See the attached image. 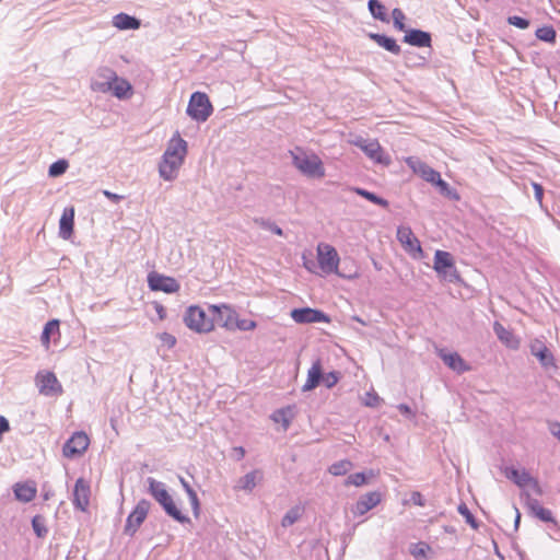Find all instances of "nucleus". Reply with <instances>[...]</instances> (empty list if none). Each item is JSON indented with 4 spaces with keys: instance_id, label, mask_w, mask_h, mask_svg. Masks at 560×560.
Returning a JSON list of instances; mask_svg holds the SVG:
<instances>
[{
    "instance_id": "obj_33",
    "label": "nucleus",
    "mask_w": 560,
    "mask_h": 560,
    "mask_svg": "<svg viewBox=\"0 0 560 560\" xmlns=\"http://www.w3.org/2000/svg\"><path fill=\"white\" fill-rule=\"evenodd\" d=\"M508 477L511 480H513L518 487L528 486L530 483V481L533 480V477L529 475L528 471H526V470L520 471L515 468H512L508 472Z\"/></svg>"
},
{
    "instance_id": "obj_13",
    "label": "nucleus",
    "mask_w": 560,
    "mask_h": 560,
    "mask_svg": "<svg viewBox=\"0 0 560 560\" xmlns=\"http://www.w3.org/2000/svg\"><path fill=\"white\" fill-rule=\"evenodd\" d=\"M149 288L152 291H163L165 293H175L179 290L180 285L176 279L151 272L148 276Z\"/></svg>"
},
{
    "instance_id": "obj_23",
    "label": "nucleus",
    "mask_w": 560,
    "mask_h": 560,
    "mask_svg": "<svg viewBox=\"0 0 560 560\" xmlns=\"http://www.w3.org/2000/svg\"><path fill=\"white\" fill-rule=\"evenodd\" d=\"M74 208H65L59 221V236L69 240L73 233Z\"/></svg>"
},
{
    "instance_id": "obj_5",
    "label": "nucleus",
    "mask_w": 560,
    "mask_h": 560,
    "mask_svg": "<svg viewBox=\"0 0 560 560\" xmlns=\"http://www.w3.org/2000/svg\"><path fill=\"white\" fill-rule=\"evenodd\" d=\"M433 269L442 280L451 283H455L460 280L453 256L448 252L440 249L435 252Z\"/></svg>"
},
{
    "instance_id": "obj_61",
    "label": "nucleus",
    "mask_w": 560,
    "mask_h": 560,
    "mask_svg": "<svg viewBox=\"0 0 560 560\" xmlns=\"http://www.w3.org/2000/svg\"><path fill=\"white\" fill-rule=\"evenodd\" d=\"M103 194L105 197H107L109 200H112L113 202H116V203L119 202L124 198L122 196L114 194L109 190H104Z\"/></svg>"
},
{
    "instance_id": "obj_10",
    "label": "nucleus",
    "mask_w": 560,
    "mask_h": 560,
    "mask_svg": "<svg viewBox=\"0 0 560 560\" xmlns=\"http://www.w3.org/2000/svg\"><path fill=\"white\" fill-rule=\"evenodd\" d=\"M39 393L45 396L61 395L63 389L54 372H39L36 375Z\"/></svg>"
},
{
    "instance_id": "obj_3",
    "label": "nucleus",
    "mask_w": 560,
    "mask_h": 560,
    "mask_svg": "<svg viewBox=\"0 0 560 560\" xmlns=\"http://www.w3.org/2000/svg\"><path fill=\"white\" fill-rule=\"evenodd\" d=\"M292 156V164L305 176L310 178H323L325 176V168L320 159L315 155H308L301 148H295L290 151Z\"/></svg>"
},
{
    "instance_id": "obj_16",
    "label": "nucleus",
    "mask_w": 560,
    "mask_h": 560,
    "mask_svg": "<svg viewBox=\"0 0 560 560\" xmlns=\"http://www.w3.org/2000/svg\"><path fill=\"white\" fill-rule=\"evenodd\" d=\"M116 78L117 74L112 68L101 67L92 79V89L103 93L109 92Z\"/></svg>"
},
{
    "instance_id": "obj_53",
    "label": "nucleus",
    "mask_w": 560,
    "mask_h": 560,
    "mask_svg": "<svg viewBox=\"0 0 560 560\" xmlns=\"http://www.w3.org/2000/svg\"><path fill=\"white\" fill-rule=\"evenodd\" d=\"M381 401L380 396L376 393H366L364 398V405L368 407H377Z\"/></svg>"
},
{
    "instance_id": "obj_11",
    "label": "nucleus",
    "mask_w": 560,
    "mask_h": 560,
    "mask_svg": "<svg viewBox=\"0 0 560 560\" xmlns=\"http://www.w3.org/2000/svg\"><path fill=\"white\" fill-rule=\"evenodd\" d=\"M90 444L89 436L84 432H75L62 447V454L67 458L82 455Z\"/></svg>"
},
{
    "instance_id": "obj_28",
    "label": "nucleus",
    "mask_w": 560,
    "mask_h": 560,
    "mask_svg": "<svg viewBox=\"0 0 560 560\" xmlns=\"http://www.w3.org/2000/svg\"><path fill=\"white\" fill-rule=\"evenodd\" d=\"M493 330L498 337V339L510 348L516 349L518 347V341L515 339L513 332L509 329H506L502 324L499 322H494L493 324Z\"/></svg>"
},
{
    "instance_id": "obj_34",
    "label": "nucleus",
    "mask_w": 560,
    "mask_h": 560,
    "mask_svg": "<svg viewBox=\"0 0 560 560\" xmlns=\"http://www.w3.org/2000/svg\"><path fill=\"white\" fill-rule=\"evenodd\" d=\"M186 113L197 121H206L213 113V107H187Z\"/></svg>"
},
{
    "instance_id": "obj_42",
    "label": "nucleus",
    "mask_w": 560,
    "mask_h": 560,
    "mask_svg": "<svg viewBox=\"0 0 560 560\" xmlns=\"http://www.w3.org/2000/svg\"><path fill=\"white\" fill-rule=\"evenodd\" d=\"M536 37L546 43H555L557 33L552 26H542L537 28Z\"/></svg>"
},
{
    "instance_id": "obj_20",
    "label": "nucleus",
    "mask_w": 560,
    "mask_h": 560,
    "mask_svg": "<svg viewBox=\"0 0 560 560\" xmlns=\"http://www.w3.org/2000/svg\"><path fill=\"white\" fill-rule=\"evenodd\" d=\"M404 42L416 47H430L431 46V34L421 30H407L405 32Z\"/></svg>"
},
{
    "instance_id": "obj_24",
    "label": "nucleus",
    "mask_w": 560,
    "mask_h": 560,
    "mask_svg": "<svg viewBox=\"0 0 560 560\" xmlns=\"http://www.w3.org/2000/svg\"><path fill=\"white\" fill-rule=\"evenodd\" d=\"M440 357L450 369L457 373H463L469 370V366L457 352H441Z\"/></svg>"
},
{
    "instance_id": "obj_12",
    "label": "nucleus",
    "mask_w": 560,
    "mask_h": 560,
    "mask_svg": "<svg viewBox=\"0 0 560 560\" xmlns=\"http://www.w3.org/2000/svg\"><path fill=\"white\" fill-rule=\"evenodd\" d=\"M90 482L84 478L77 479L72 497V504L74 509L85 512L90 505Z\"/></svg>"
},
{
    "instance_id": "obj_4",
    "label": "nucleus",
    "mask_w": 560,
    "mask_h": 560,
    "mask_svg": "<svg viewBox=\"0 0 560 560\" xmlns=\"http://www.w3.org/2000/svg\"><path fill=\"white\" fill-rule=\"evenodd\" d=\"M185 325L199 334L209 332L213 329V319L205 310L197 305L189 306L184 314Z\"/></svg>"
},
{
    "instance_id": "obj_7",
    "label": "nucleus",
    "mask_w": 560,
    "mask_h": 560,
    "mask_svg": "<svg viewBox=\"0 0 560 560\" xmlns=\"http://www.w3.org/2000/svg\"><path fill=\"white\" fill-rule=\"evenodd\" d=\"M208 311L213 319V327L218 325L226 329H235L237 314L230 305H209Z\"/></svg>"
},
{
    "instance_id": "obj_8",
    "label": "nucleus",
    "mask_w": 560,
    "mask_h": 560,
    "mask_svg": "<svg viewBox=\"0 0 560 560\" xmlns=\"http://www.w3.org/2000/svg\"><path fill=\"white\" fill-rule=\"evenodd\" d=\"M317 259L320 269L325 273H337L339 256L335 247L329 244H318Z\"/></svg>"
},
{
    "instance_id": "obj_51",
    "label": "nucleus",
    "mask_w": 560,
    "mask_h": 560,
    "mask_svg": "<svg viewBox=\"0 0 560 560\" xmlns=\"http://www.w3.org/2000/svg\"><path fill=\"white\" fill-rule=\"evenodd\" d=\"M158 338L165 345L168 349L173 348L176 345V338L168 332L158 334Z\"/></svg>"
},
{
    "instance_id": "obj_36",
    "label": "nucleus",
    "mask_w": 560,
    "mask_h": 560,
    "mask_svg": "<svg viewBox=\"0 0 560 560\" xmlns=\"http://www.w3.org/2000/svg\"><path fill=\"white\" fill-rule=\"evenodd\" d=\"M354 191L359 196H361V197L365 198L366 200H369V201H371V202H373L375 205H378V206H381V207H383L385 209L388 208V206H389V202L386 199H384V198H382V197H380V196L375 195L374 192H371V191H369L366 189L354 188Z\"/></svg>"
},
{
    "instance_id": "obj_18",
    "label": "nucleus",
    "mask_w": 560,
    "mask_h": 560,
    "mask_svg": "<svg viewBox=\"0 0 560 560\" xmlns=\"http://www.w3.org/2000/svg\"><path fill=\"white\" fill-rule=\"evenodd\" d=\"M524 495L525 504L532 515H534L535 517L539 518L541 522L545 523H557L550 510L541 506L539 501L537 499L532 498L529 493L526 492Z\"/></svg>"
},
{
    "instance_id": "obj_29",
    "label": "nucleus",
    "mask_w": 560,
    "mask_h": 560,
    "mask_svg": "<svg viewBox=\"0 0 560 560\" xmlns=\"http://www.w3.org/2000/svg\"><path fill=\"white\" fill-rule=\"evenodd\" d=\"M131 84L127 80L117 75L116 80L112 84L109 92L119 100H126L131 93Z\"/></svg>"
},
{
    "instance_id": "obj_58",
    "label": "nucleus",
    "mask_w": 560,
    "mask_h": 560,
    "mask_svg": "<svg viewBox=\"0 0 560 560\" xmlns=\"http://www.w3.org/2000/svg\"><path fill=\"white\" fill-rule=\"evenodd\" d=\"M550 433L560 441V423L552 422L549 424Z\"/></svg>"
},
{
    "instance_id": "obj_56",
    "label": "nucleus",
    "mask_w": 560,
    "mask_h": 560,
    "mask_svg": "<svg viewBox=\"0 0 560 560\" xmlns=\"http://www.w3.org/2000/svg\"><path fill=\"white\" fill-rule=\"evenodd\" d=\"M533 188H534V192H535V199L539 202V205H541L542 198H544L542 186L538 183H533Z\"/></svg>"
},
{
    "instance_id": "obj_48",
    "label": "nucleus",
    "mask_w": 560,
    "mask_h": 560,
    "mask_svg": "<svg viewBox=\"0 0 560 560\" xmlns=\"http://www.w3.org/2000/svg\"><path fill=\"white\" fill-rule=\"evenodd\" d=\"M508 23L510 25H513L517 28H521V30H526L529 27V20L525 19V18H522V16H517V15H511L508 18Z\"/></svg>"
},
{
    "instance_id": "obj_55",
    "label": "nucleus",
    "mask_w": 560,
    "mask_h": 560,
    "mask_svg": "<svg viewBox=\"0 0 560 560\" xmlns=\"http://www.w3.org/2000/svg\"><path fill=\"white\" fill-rule=\"evenodd\" d=\"M410 500H411V502L415 505H418V506H424L425 505V499L423 498V495L419 491H413L411 493Z\"/></svg>"
},
{
    "instance_id": "obj_15",
    "label": "nucleus",
    "mask_w": 560,
    "mask_h": 560,
    "mask_svg": "<svg viewBox=\"0 0 560 560\" xmlns=\"http://www.w3.org/2000/svg\"><path fill=\"white\" fill-rule=\"evenodd\" d=\"M291 317L299 324L329 322V317L324 312L311 307L294 308L291 312Z\"/></svg>"
},
{
    "instance_id": "obj_44",
    "label": "nucleus",
    "mask_w": 560,
    "mask_h": 560,
    "mask_svg": "<svg viewBox=\"0 0 560 560\" xmlns=\"http://www.w3.org/2000/svg\"><path fill=\"white\" fill-rule=\"evenodd\" d=\"M458 513L465 517L466 522L475 529L478 528V523L471 512L469 511L468 506L465 503H462L457 508Z\"/></svg>"
},
{
    "instance_id": "obj_2",
    "label": "nucleus",
    "mask_w": 560,
    "mask_h": 560,
    "mask_svg": "<svg viewBox=\"0 0 560 560\" xmlns=\"http://www.w3.org/2000/svg\"><path fill=\"white\" fill-rule=\"evenodd\" d=\"M148 492L152 498L163 508L164 512L178 523H189L188 516L184 515L174 503L171 494L168 493L165 483L158 481L152 477L147 478Z\"/></svg>"
},
{
    "instance_id": "obj_6",
    "label": "nucleus",
    "mask_w": 560,
    "mask_h": 560,
    "mask_svg": "<svg viewBox=\"0 0 560 560\" xmlns=\"http://www.w3.org/2000/svg\"><path fill=\"white\" fill-rule=\"evenodd\" d=\"M350 143L361 149L364 154L375 163L389 165L392 162L389 155L385 153L376 139H368L361 136H355L350 140Z\"/></svg>"
},
{
    "instance_id": "obj_17",
    "label": "nucleus",
    "mask_w": 560,
    "mask_h": 560,
    "mask_svg": "<svg viewBox=\"0 0 560 560\" xmlns=\"http://www.w3.org/2000/svg\"><path fill=\"white\" fill-rule=\"evenodd\" d=\"M382 500V495L377 491L369 492L359 498L352 506V513L355 516H361L375 508Z\"/></svg>"
},
{
    "instance_id": "obj_19",
    "label": "nucleus",
    "mask_w": 560,
    "mask_h": 560,
    "mask_svg": "<svg viewBox=\"0 0 560 560\" xmlns=\"http://www.w3.org/2000/svg\"><path fill=\"white\" fill-rule=\"evenodd\" d=\"M397 238L408 252H410V253L416 252L419 255H422L420 242L413 235L410 228L399 226L397 229Z\"/></svg>"
},
{
    "instance_id": "obj_31",
    "label": "nucleus",
    "mask_w": 560,
    "mask_h": 560,
    "mask_svg": "<svg viewBox=\"0 0 560 560\" xmlns=\"http://www.w3.org/2000/svg\"><path fill=\"white\" fill-rule=\"evenodd\" d=\"M413 170L416 172H418L421 177L431 183V184H434L438 178L441 176L439 172H436L435 170H433L431 166H429L428 164L425 163H422V162H417V166L416 165H412Z\"/></svg>"
},
{
    "instance_id": "obj_32",
    "label": "nucleus",
    "mask_w": 560,
    "mask_h": 560,
    "mask_svg": "<svg viewBox=\"0 0 560 560\" xmlns=\"http://www.w3.org/2000/svg\"><path fill=\"white\" fill-rule=\"evenodd\" d=\"M368 9L375 20H380L381 22H389L386 9L384 4L378 0H369Z\"/></svg>"
},
{
    "instance_id": "obj_57",
    "label": "nucleus",
    "mask_w": 560,
    "mask_h": 560,
    "mask_svg": "<svg viewBox=\"0 0 560 560\" xmlns=\"http://www.w3.org/2000/svg\"><path fill=\"white\" fill-rule=\"evenodd\" d=\"M10 431V423L8 419L3 416H0V442L2 441V435L5 432Z\"/></svg>"
},
{
    "instance_id": "obj_27",
    "label": "nucleus",
    "mask_w": 560,
    "mask_h": 560,
    "mask_svg": "<svg viewBox=\"0 0 560 560\" xmlns=\"http://www.w3.org/2000/svg\"><path fill=\"white\" fill-rule=\"evenodd\" d=\"M14 495L21 502H31L36 495V487L33 482L16 483L14 486Z\"/></svg>"
},
{
    "instance_id": "obj_64",
    "label": "nucleus",
    "mask_w": 560,
    "mask_h": 560,
    "mask_svg": "<svg viewBox=\"0 0 560 560\" xmlns=\"http://www.w3.org/2000/svg\"><path fill=\"white\" fill-rule=\"evenodd\" d=\"M179 481H180V485H182V487L184 488V490H185V492H186V493H188V491L194 490V489L191 488V486L189 485V482H188L186 479H184L183 477H179Z\"/></svg>"
},
{
    "instance_id": "obj_63",
    "label": "nucleus",
    "mask_w": 560,
    "mask_h": 560,
    "mask_svg": "<svg viewBox=\"0 0 560 560\" xmlns=\"http://www.w3.org/2000/svg\"><path fill=\"white\" fill-rule=\"evenodd\" d=\"M528 486L532 487V489L535 491V493L537 495H541L542 494V489L539 486V482L537 481V479L533 478V480L530 481V483Z\"/></svg>"
},
{
    "instance_id": "obj_41",
    "label": "nucleus",
    "mask_w": 560,
    "mask_h": 560,
    "mask_svg": "<svg viewBox=\"0 0 560 560\" xmlns=\"http://www.w3.org/2000/svg\"><path fill=\"white\" fill-rule=\"evenodd\" d=\"M254 223L264 230L270 231L271 233H273L276 235L283 236L282 229L270 220H267L264 218H255Z\"/></svg>"
},
{
    "instance_id": "obj_43",
    "label": "nucleus",
    "mask_w": 560,
    "mask_h": 560,
    "mask_svg": "<svg viewBox=\"0 0 560 560\" xmlns=\"http://www.w3.org/2000/svg\"><path fill=\"white\" fill-rule=\"evenodd\" d=\"M69 164L66 160H59L57 162H54L48 170V174L51 177H58L66 173Z\"/></svg>"
},
{
    "instance_id": "obj_37",
    "label": "nucleus",
    "mask_w": 560,
    "mask_h": 560,
    "mask_svg": "<svg viewBox=\"0 0 560 560\" xmlns=\"http://www.w3.org/2000/svg\"><path fill=\"white\" fill-rule=\"evenodd\" d=\"M32 527L38 538H44L48 534L46 518L40 514H37L32 518Z\"/></svg>"
},
{
    "instance_id": "obj_9",
    "label": "nucleus",
    "mask_w": 560,
    "mask_h": 560,
    "mask_svg": "<svg viewBox=\"0 0 560 560\" xmlns=\"http://www.w3.org/2000/svg\"><path fill=\"white\" fill-rule=\"evenodd\" d=\"M150 506L151 503L145 499H141L137 503L133 511L127 517L126 525L124 528V533L126 535L133 536L137 533L141 524L147 518Z\"/></svg>"
},
{
    "instance_id": "obj_47",
    "label": "nucleus",
    "mask_w": 560,
    "mask_h": 560,
    "mask_svg": "<svg viewBox=\"0 0 560 560\" xmlns=\"http://www.w3.org/2000/svg\"><path fill=\"white\" fill-rule=\"evenodd\" d=\"M393 21H394V27L398 31L406 32V25L404 23L405 14L400 9H394L393 10Z\"/></svg>"
},
{
    "instance_id": "obj_59",
    "label": "nucleus",
    "mask_w": 560,
    "mask_h": 560,
    "mask_svg": "<svg viewBox=\"0 0 560 560\" xmlns=\"http://www.w3.org/2000/svg\"><path fill=\"white\" fill-rule=\"evenodd\" d=\"M397 409L407 417H412L415 413L412 412L411 408L406 404H399L397 406Z\"/></svg>"
},
{
    "instance_id": "obj_39",
    "label": "nucleus",
    "mask_w": 560,
    "mask_h": 560,
    "mask_svg": "<svg viewBox=\"0 0 560 560\" xmlns=\"http://www.w3.org/2000/svg\"><path fill=\"white\" fill-rule=\"evenodd\" d=\"M302 516V510L300 506L291 508L282 517L281 525L289 527L300 520Z\"/></svg>"
},
{
    "instance_id": "obj_40",
    "label": "nucleus",
    "mask_w": 560,
    "mask_h": 560,
    "mask_svg": "<svg viewBox=\"0 0 560 560\" xmlns=\"http://www.w3.org/2000/svg\"><path fill=\"white\" fill-rule=\"evenodd\" d=\"M352 468V463L348 459H342L334 463L329 467V472L334 476H343Z\"/></svg>"
},
{
    "instance_id": "obj_50",
    "label": "nucleus",
    "mask_w": 560,
    "mask_h": 560,
    "mask_svg": "<svg viewBox=\"0 0 560 560\" xmlns=\"http://www.w3.org/2000/svg\"><path fill=\"white\" fill-rule=\"evenodd\" d=\"M187 495L190 501L194 515H195V517H198L199 513H200V501L198 499L197 492L195 490H191V491H188Z\"/></svg>"
},
{
    "instance_id": "obj_25",
    "label": "nucleus",
    "mask_w": 560,
    "mask_h": 560,
    "mask_svg": "<svg viewBox=\"0 0 560 560\" xmlns=\"http://www.w3.org/2000/svg\"><path fill=\"white\" fill-rule=\"evenodd\" d=\"M112 23L116 28L122 31L138 30L141 25L140 20L127 13H118L114 15Z\"/></svg>"
},
{
    "instance_id": "obj_35",
    "label": "nucleus",
    "mask_w": 560,
    "mask_h": 560,
    "mask_svg": "<svg viewBox=\"0 0 560 560\" xmlns=\"http://www.w3.org/2000/svg\"><path fill=\"white\" fill-rule=\"evenodd\" d=\"M59 332V322L57 319H51L46 323L44 330L42 332V342L44 346L48 347L50 336Z\"/></svg>"
},
{
    "instance_id": "obj_54",
    "label": "nucleus",
    "mask_w": 560,
    "mask_h": 560,
    "mask_svg": "<svg viewBox=\"0 0 560 560\" xmlns=\"http://www.w3.org/2000/svg\"><path fill=\"white\" fill-rule=\"evenodd\" d=\"M255 327H256V323L254 320H247V319L238 320L236 318L235 328H238L241 330H252Z\"/></svg>"
},
{
    "instance_id": "obj_45",
    "label": "nucleus",
    "mask_w": 560,
    "mask_h": 560,
    "mask_svg": "<svg viewBox=\"0 0 560 560\" xmlns=\"http://www.w3.org/2000/svg\"><path fill=\"white\" fill-rule=\"evenodd\" d=\"M366 483V476L364 472H355L350 476L345 481L346 486H355L361 487Z\"/></svg>"
},
{
    "instance_id": "obj_52",
    "label": "nucleus",
    "mask_w": 560,
    "mask_h": 560,
    "mask_svg": "<svg viewBox=\"0 0 560 560\" xmlns=\"http://www.w3.org/2000/svg\"><path fill=\"white\" fill-rule=\"evenodd\" d=\"M430 549L429 545L425 542H419L415 546V548L411 550V555L415 558L424 557L427 551Z\"/></svg>"
},
{
    "instance_id": "obj_49",
    "label": "nucleus",
    "mask_w": 560,
    "mask_h": 560,
    "mask_svg": "<svg viewBox=\"0 0 560 560\" xmlns=\"http://www.w3.org/2000/svg\"><path fill=\"white\" fill-rule=\"evenodd\" d=\"M340 380V373L332 371L327 374H323V382L327 388H332Z\"/></svg>"
},
{
    "instance_id": "obj_62",
    "label": "nucleus",
    "mask_w": 560,
    "mask_h": 560,
    "mask_svg": "<svg viewBox=\"0 0 560 560\" xmlns=\"http://www.w3.org/2000/svg\"><path fill=\"white\" fill-rule=\"evenodd\" d=\"M154 308H155V311H156V313L159 315V318L161 320L166 317V310H165V307L162 304L155 303L154 304Z\"/></svg>"
},
{
    "instance_id": "obj_1",
    "label": "nucleus",
    "mask_w": 560,
    "mask_h": 560,
    "mask_svg": "<svg viewBox=\"0 0 560 560\" xmlns=\"http://www.w3.org/2000/svg\"><path fill=\"white\" fill-rule=\"evenodd\" d=\"M188 152L187 141L176 131L168 140L166 149L159 163V175L166 182L177 178L179 170Z\"/></svg>"
},
{
    "instance_id": "obj_26",
    "label": "nucleus",
    "mask_w": 560,
    "mask_h": 560,
    "mask_svg": "<svg viewBox=\"0 0 560 560\" xmlns=\"http://www.w3.org/2000/svg\"><path fill=\"white\" fill-rule=\"evenodd\" d=\"M369 37L372 40H374L380 47L384 48L385 50L394 55H399L401 51L400 46L396 43V40L393 37L378 33H370Z\"/></svg>"
},
{
    "instance_id": "obj_21",
    "label": "nucleus",
    "mask_w": 560,
    "mask_h": 560,
    "mask_svg": "<svg viewBox=\"0 0 560 560\" xmlns=\"http://www.w3.org/2000/svg\"><path fill=\"white\" fill-rule=\"evenodd\" d=\"M262 479L264 472L260 469H254L241 477L234 488L250 492Z\"/></svg>"
},
{
    "instance_id": "obj_38",
    "label": "nucleus",
    "mask_w": 560,
    "mask_h": 560,
    "mask_svg": "<svg viewBox=\"0 0 560 560\" xmlns=\"http://www.w3.org/2000/svg\"><path fill=\"white\" fill-rule=\"evenodd\" d=\"M433 185H435L439 188L441 195L447 197L448 199H459V195L457 194V191L454 188H452L445 180H443L441 176Z\"/></svg>"
},
{
    "instance_id": "obj_30",
    "label": "nucleus",
    "mask_w": 560,
    "mask_h": 560,
    "mask_svg": "<svg viewBox=\"0 0 560 560\" xmlns=\"http://www.w3.org/2000/svg\"><path fill=\"white\" fill-rule=\"evenodd\" d=\"M293 418H294V407L293 406H288V407L278 409L271 416V419L275 422L282 423V425L285 430L290 427V423Z\"/></svg>"
},
{
    "instance_id": "obj_46",
    "label": "nucleus",
    "mask_w": 560,
    "mask_h": 560,
    "mask_svg": "<svg viewBox=\"0 0 560 560\" xmlns=\"http://www.w3.org/2000/svg\"><path fill=\"white\" fill-rule=\"evenodd\" d=\"M188 105H211V103L206 93L195 92L190 95Z\"/></svg>"
},
{
    "instance_id": "obj_60",
    "label": "nucleus",
    "mask_w": 560,
    "mask_h": 560,
    "mask_svg": "<svg viewBox=\"0 0 560 560\" xmlns=\"http://www.w3.org/2000/svg\"><path fill=\"white\" fill-rule=\"evenodd\" d=\"M245 456V450L244 447L242 446H236L233 448V457L236 459V460H241L243 459Z\"/></svg>"
},
{
    "instance_id": "obj_14",
    "label": "nucleus",
    "mask_w": 560,
    "mask_h": 560,
    "mask_svg": "<svg viewBox=\"0 0 560 560\" xmlns=\"http://www.w3.org/2000/svg\"><path fill=\"white\" fill-rule=\"evenodd\" d=\"M529 350L532 355L536 357L540 365L548 370L549 368L557 369L555 357L548 349L545 342L540 339H534L529 343Z\"/></svg>"
},
{
    "instance_id": "obj_22",
    "label": "nucleus",
    "mask_w": 560,
    "mask_h": 560,
    "mask_svg": "<svg viewBox=\"0 0 560 560\" xmlns=\"http://www.w3.org/2000/svg\"><path fill=\"white\" fill-rule=\"evenodd\" d=\"M323 380V366L320 359L313 362L307 372V380L302 387L303 392H310L316 388Z\"/></svg>"
}]
</instances>
